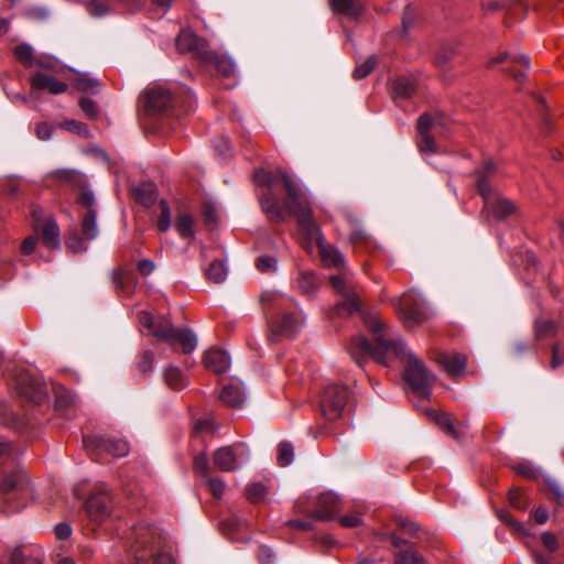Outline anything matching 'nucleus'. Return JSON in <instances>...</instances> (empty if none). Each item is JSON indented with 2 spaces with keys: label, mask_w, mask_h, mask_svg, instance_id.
<instances>
[{
  "label": "nucleus",
  "mask_w": 564,
  "mask_h": 564,
  "mask_svg": "<svg viewBox=\"0 0 564 564\" xmlns=\"http://www.w3.org/2000/svg\"><path fill=\"white\" fill-rule=\"evenodd\" d=\"M254 178L258 184L267 186L260 203L268 218L280 223L288 216H296L301 231L307 239L316 241L324 264L339 270L338 273L329 276L332 288L343 297L335 306V313L338 316H350L359 312L364 317L366 312L361 311L359 288L354 274L346 268L344 256L339 250L326 242L300 185L281 169L259 170Z\"/></svg>",
  "instance_id": "obj_1"
},
{
  "label": "nucleus",
  "mask_w": 564,
  "mask_h": 564,
  "mask_svg": "<svg viewBox=\"0 0 564 564\" xmlns=\"http://www.w3.org/2000/svg\"><path fill=\"white\" fill-rule=\"evenodd\" d=\"M364 323L372 334L373 345L365 336H355L350 340L349 352L358 364L360 358L371 357L386 365L389 356L404 364V380L420 398H427L435 377L417 359L405 344L390 333L377 313H365Z\"/></svg>",
  "instance_id": "obj_2"
},
{
  "label": "nucleus",
  "mask_w": 564,
  "mask_h": 564,
  "mask_svg": "<svg viewBox=\"0 0 564 564\" xmlns=\"http://www.w3.org/2000/svg\"><path fill=\"white\" fill-rule=\"evenodd\" d=\"M32 495V486L26 471L17 467L6 473L0 480V497L6 512L22 510Z\"/></svg>",
  "instance_id": "obj_3"
},
{
  "label": "nucleus",
  "mask_w": 564,
  "mask_h": 564,
  "mask_svg": "<svg viewBox=\"0 0 564 564\" xmlns=\"http://www.w3.org/2000/svg\"><path fill=\"white\" fill-rule=\"evenodd\" d=\"M496 170L495 163L489 160L486 161L481 171L477 172V189L484 198V212L487 216L495 219L502 220L516 213L514 204L505 197H498L496 200H490L491 187L488 182V176Z\"/></svg>",
  "instance_id": "obj_4"
},
{
  "label": "nucleus",
  "mask_w": 564,
  "mask_h": 564,
  "mask_svg": "<svg viewBox=\"0 0 564 564\" xmlns=\"http://www.w3.org/2000/svg\"><path fill=\"white\" fill-rule=\"evenodd\" d=\"M391 304L406 327H413L429 318L424 299L413 290L405 292L400 299H392Z\"/></svg>",
  "instance_id": "obj_5"
},
{
  "label": "nucleus",
  "mask_w": 564,
  "mask_h": 564,
  "mask_svg": "<svg viewBox=\"0 0 564 564\" xmlns=\"http://www.w3.org/2000/svg\"><path fill=\"white\" fill-rule=\"evenodd\" d=\"M350 400L348 387L337 383L328 384L319 401L321 413L326 421H336L341 417L343 412Z\"/></svg>",
  "instance_id": "obj_6"
},
{
  "label": "nucleus",
  "mask_w": 564,
  "mask_h": 564,
  "mask_svg": "<svg viewBox=\"0 0 564 564\" xmlns=\"http://www.w3.org/2000/svg\"><path fill=\"white\" fill-rule=\"evenodd\" d=\"M130 552L134 555L135 562L141 564L154 555V550L160 543V533L151 527L135 528L130 538Z\"/></svg>",
  "instance_id": "obj_7"
},
{
  "label": "nucleus",
  "mask_w": 564,
  "mask_h": 564,
  "mask_svg": "<svg viewBox=\"0 0 564 564\" xmlns=\"http://www.w3.org/2000/svg\"><path fill=\"white\" fill-rule=\"evenodd\" d=\"M76 203L83 209L80 212L82 234L86 239L94 240L99 234L95 195L91 191L82 189L76 197Z\"/></svg>",
  "instance_id": "obj_8"
},
{
  "label": "nucleus",
  "mask_w": 564,
  "mask_h": 564,
  "mask_svg": "<svg viewBox=\"0 0 564 564\" xmlns=\"http://www.w3.org/2000/svg\"><path fill=\"white\" fill-rule=\"evenodd\" d=\"M248 458L245 444L224 446L214 454V465L221 471H232Z\"/></svg>",
  "instance_id": "obj_9"
},
{
  "label": "nucleus",
  "mask_w": 564,
  "mask_h": 564,
  "mask_svg": "<svg viewBox=\"0 0 564 564\" xmlns=\"http://www.w3.org/2000/svg\"><path fill=\"white\" fill-rule=\"evenodd\" d=\"M444 127L443 119L433 118L430 113H423L417 120V132L420 134L419 149L421 152L435 153L436 144L432 132H441Z\"/></svg>",
  "instance_id": "obj_10"
},
{
  "label": "nucleus",
  "mask_w": 564,
  "mask_h": 564,
  "mask_svg": "<svg viewBox=\"0 0 564 564\" xmlns=\"http://www.w3.org/2000/svg\"><path fill=\"white\" fill-rule=\"evenodd\" d=\"M304 318L299 311H281L271 324L270 339L274 340L276 335L290 337L300 330Z\"/></svg>",
  "instance_id": "obj_11"
},
{
  "label": "nucleus",
  "mask_w": 564,
  "mask_h": 564,
  "mask_svg": "<svg viewBox=\"0 0 564 564\" xmlns=\"http://www.w3.org/2000/svg\"><path fill=\"white\" fill-rule=\"evenodd\" d=\"M14 388L19 394L35 404H41L46 397L43 384L28 371H20L17 375Z\"/></svg>",
  "instance_id": "obj_12"
},
{
  "label": "nucleus",
  "mask_w": 564,
  "mask_h": 564,
  "mask_svg": "<svg viewBox=\"0 0 564 564\" xmlns=\"http://www.w3.org/2000/svg\"><path fill=\"white\" fill-rule=\"evenodd\" d=\"M176 48L181 53H192L198 58L208 59L212 57V51L207 43L197 37L191 29H183L178 33L176 41Z\"/></svg>",
  "instance_id": "obj_13"
},
{
  "label": "nucleus",
  "mask_w": 564,
  "mask_h": 564,
  "mask_svg": "<svg viewBox=\"0 0 564 564\" xmlns=\"http://www.w3.org/2000/svg\"><path fill=\"white\" fill-rule=\"evenodd\" d=\"M85 509L90 521L95 523H102L111 513V498L109 495L104 492L93 495L87 499Z\"/></svg>",
  "instance_id": "obj_14"
},
{
  "label": "nucleus",
  "mask_w": 564,
  "mask_h": 564,
  "mask_svg": "<svg viewBox=\"0 0 564 564\" xmlns=\"http://www.w3.org/2000/svg\"><path fill=\"white\" fill-rule=\"evenodd\" d=\"M121 3L128 11H135L142 6V0H87L86 8L90 15L100 18L116 11L115 3Z\"/></svg>",
  "instance_id": "obj_15"
},
{
  "label": "nucleus",
  "mask_w": 564,
  "mask_h": 564,
  "mask_svg": "<svg viewBox=\"0 0 564 564\" xmlns=\"http://www.w3.org/2000/svg\"><path fill=\"white\" fill-rule=\"evenodd\" d=\"M340 508V499L334 494L326 492L317 497L315 509L310 516L319 520H332Z\"/></svg>",
  "instance_id": "obj_16"
},
{
  "label": "nucleus",
  "mask_w": 564,
  "mask_h": 564,
  "mask_svg": "<svg viewBox=\"0 0 564 564\" xmlns=\"http://www.w3.org/2000/svg\"><path fill=\"white\" fill-rule=\"evenodd\" d=\"M173 104V97L169 89L164 87H154L145 94V107L151 112L166 111Z\"/></svg>",
  "instance_id": "obj_17"
},
{
  "label": "nucleus",
  "mask_w": 564,
  "mask_h": 564,
  "mask_svg": "<svg viewBox=\"0 0 564 564\" xmlns=\"http://www.w3.org/2000/svg\"><path fill=\"white\" fill-rule=\"evenodd\" d=\"M34 230L40 234L42 243L50 248L56 249L61 245V232L55 218L48 215L43 224L35 225Z\"/></svg>",
  "instance_id": "obj_18"
},
{
  "label": "nucleus",
  "mask_w": 564,
  "mask_h": 564,
  "mask_svg": "<svg viewBox=\"0 0 564 564\" xmlns=\"http://www.w3.org/2000/svg\"><path fill=\"white\" fill-rule=\"evenodd\" d=\"M31 90H47L50 94L58 95L67 90L68 85L64 82L58 80L52 75L37 73L30 82Z\"/></svg>",
  "instance_id": "obj_19"
},
{
  "label": "nucleus",
  "mask_w": 564,
  "mask_h": 564,
  "mask_svg": "<svg viewBox=\"0 0 564 564\" xmlns=\"http://www.w3.org/2000/svg\"><path fill=\"white\" fill-rule=\"evenodd\" d=\"M437 362L451 377H456L465 370L467 357L464 354L443 352L437 357Z\"/></svg>",
  "instance_id": "obj_20"
},
{
  "label": "nucleus",
  "mask_w": 564,
  "mask_h": 564,
  "mask_svg": "<svg viewBox=\"0 0 564 564\" xmlns=\"http://www.w3.org/2000/svg\"><path fill=\"white\" fill-rule=\"evenodd\" d=\"M230 362L229 355L221 349H209L204 355L206 368L218 375L225 372L229 368Z\"/></svg>",
  "instance_id": "obj_21"
},
{
  "label": "nucleus",
  "mask_w": 564,
  "mask_h": 564,
  "mask_svg": "<svg viewBox=\"0 0 564 564\" xmlns=\"http://www.w3.org/2000/svg\"><path fill=\"white\" fill-rule=\"evenodd\" d=\"M43 553L40 547L19 546L10 556L11 564H42Z\"/></svg>",
  "instance_id": "obj_22"
},
{
  "label": "nucleus",
  "mask_w": 564,
  "mask_h": 564,
  "mask_svg": "<svg viewBox=\"0 0 564 564\" xmlns=\"http://www.w3.org/2000/svg\"><path fill=\"white\" fill-rule=\"evenodd\" d=\"M332 7L335 12L348 18H357L364 10L359 0H332Z\"/></svg>",
  "instance_id": "obj_23"
},
{
  "label": "nucleus",
  "mask_w": 564,
  "mask_h": 564,
  "mask_svg": "<svg viewBox=\"0 0 564 564\" xmlns=\"http://www.w3.org/2000/svg\"><path fill=\"white\" fill-rule=\"evenodd\" d=\"M220 400L229 406H240L245 400L240 384L229 383L224 386L220 393Z\"/></svg>",
  "instance_id": "obj_24"
},
{
  "label": "nucleus",
  "mask_w": 564,
  "mask_h": 564,
  "mask_svg": "<svg viewBox=\"0 0 564 564\" xmlns=\"http://www.w3.org/2000/svg\"><path fill=\"white\" fill-rule=\"evenodd\" d=\"M174 341L181 344L184 354H191L197 346L196 335L187 328H176L173 334V343Z\"/></svg>",
  "instance_id": "obj_25"
},
{
  "label": "nucleus",
  "mask_w": 564,
  "mask_h": 564,
  "mask_svg": "<svg viewBox=\"0 0 564 564\" xmlns=\"http://www.w3.org/2000/svg\"><path fill=\"white\" fill-rule=\"evenodd\" d=\"M163 378L166 386L176 391L182 390L187 386L185 376L175 366H169L163 372Z\"/></svg>",
  "instance_id": "obj_26"
},
{
  "label": "nucleus",
  "mask_w": 564,
  "mask_h": 564,
  "mask_svg": "<svg viewBox=\"0 0 564 564\" xmlns=\"http://www.w3.org/2000/svg\"><path fill=\"white\" fill-rule=\"evenodd\" d=\"M97 446L116 457H122L129 453V445L122 440H98Z\"/></svg>",
  "instance_id": "obj_27"
},
{
  "label": "nucleus",
  "mask_w": 564,
  "mask_h": 564,
  "mask_svg": "<svg viewBox=\"0 0 564 564\" xmlns=\"http://www.w3.org/2000/svg\"><path fill=\"white\" fill-rule=\"evenodd\" d=\"M426 414L435 421V423L440 426L441 430H443V432L453 437H457V432L449 414L437 413L433 409L426 410Z\"/></svg>",
  "instance_id": "obj_28"
},
{
  "label": "nucleus",
  "mask_w": 564,
  "mask_h": 564,
  "mask_svg": "<svg viewBox=\"0 0 564 564\" xmlns=\"http://www.w3.org/2000/svg\"><path fill=\"white\" fill-rule=\"evenodd\" d=\"M415 91V82L412 78L401 77L393 82V94L395 98L408 99Z\"/></svg>",
  "instance_id": "obj_29"
},
{
  "label": "nucleus",
  "mask_w": 564,
  "mask_h": 564,
  "mask_svg": "<svg viewBox=\"0 0 564 564\" xmlns=\"http://www.w3.org/2000/svg\"><path fill=\"white\" fill-rule=\"evenodd\" d=\"M227 274V265L221 260H214L205 271L206 278L216 284L224 282Z\"/></svg>",
  "instance_id": "obj_30"
},
{
  "label": "nucleus",
  "mask_w": 564,
  "mask_h": 564,
  "mask_svg": "<svg viewBox=\"0 0 564 564\" xmlns=\"http://www.w3.org/2000/svg\"><path fill=\"white\" fill-rule=\"evenodd\" d=\"M175 330L176 327H174L169 319L160 317L152 336L160 340L166 341L167 344H173V334Z\"/></svg>",
  "instance_id": "obj_31"
},
{
  "label": "nucleus",
  "mask_w": 564,
  "mask_h": 564,
  "mask_svg": "<svg viewBox=\"0 0 564 564\" xmlns=\"http://www.w3.org/2000/svg\"><path fill=\"white\" fill-rule=\"evenodd\" d=\"M459 53L458 44H446L440 47L434 57L437 67H445Z\"/></svg>",
  "instance_id": "obj_32"
},
{
  "label": "nucleus",
  "mask_w": 564,
  "mask_h": 564,
  "mask_svg": "<svg viewBox=\"0 0 564 564\" xmlns=\"http://www.w3.org/2000/svg\"><path fill=\"white\" fill-rule=\"evenodd\" d=\"M394 564H425V561L413 546H409L394 553Z\"/></svg>",
  "instance_id": "obj_33"
},
{
  "label": "nucleus",
  "mask_w": 564,
  "mask_h": 564,
  "mask_svg": "<svg viewBox=\"0 0 564 564\" xmlns=\"http://www.w3.org/2000/svg\"><path fill=\"white\" fill-rule=\"evenodd\" d=\"M207 61H213L217 72L225 77H229L235 74L236 65L235 62L228 56H217L212 52V57Z\"/></svg>",
  "instance_id": "obj_34"
},
{
  "label": "nucleus",
  "mask_w": 564,
  "mask_h": 564,
  "mask_svg": "<svg viewBox=\"0 0 564 564\" xmlns=\"http://www.w3.org/2000/svg\"><path fill=\"white\" fill-rule=\"evenodd\" d=\"M174 226L181 237H184V238H193L194 237V230H193L194 219L189 214H187V213L180 214L175 220Z\"/></svg>",
  "instance_id": "obj_35"
},
{
  "label": "nucleus",
  "mask_w": 564,
  "mask_h": 564,
  "mask_svg": "<svg viewBox=\"0 0 564 564\" xmlns=\"http://www.w3.org/2000/svg\"><path fill=\"white\" fill-rule=\"evenodd\" d=\"M536 339L554 337L556 335V325L550 319H538L534 324Z\"/></svg>",
  "instance_id": "obj_36"
},
{
  "label": "nucleus",
  "mask_w": 564,
  "mask_h": 564,
  "mask_svg": "<svg viewBox=\"0 0 564 564\" xmlns=\"http://www.w3.org/2000/svg\"><path fill=\"white\" fill-rule=\"evenodd\" d=\"M139 200L144 205L152 204L156 198V187L153 183H143L135 188Z\"/></svg>",
  "instance_id": "obj_37"
},
{
  "label": "nucleus",
  "mask_w": 564,
  "mask_h": 564,
  "mask_svg": "<svg viewBox=\"0 0 564 564\" xmlns=\"http://www.w3.org/2000/svg\"><path fill=\"white\" fill-rule=\"evenodd\" d=\"M294 459V447L289 442H281L278 446V464L281 467L290 465Z\"/></svg>",
  "instance_id": "obj_38"
},
{
  "label": "nucleus",
  "mask_w": 564,
  "mask_h": 564,
  "mask_svg": "<svg viewBox=\"0 0 564 564\" xmlns=\"http://www.w3.org/2000/svg\"><path fill=\"white\" fill-rule=\"evenodd\" d=\"M160 209L161 213L159 215L156 226L160 231L166 232L171 227L172 215L170 206L165 199H161Z\"/></svg>",
  "instance_id": "obj_39"
},
{
  "label": "nucleus",
  "mask_w": 564,
  "mask_h": 564,
  "mask_svg": "<svg viewBox=\"0 0 564 564\" xmlns=\"http://www.w3.org/2000/svg\"><path fill=\"white\" fill-rule=\"evenodd\" d=\"M297 283L304 294L313 293L318 286L317 278L312 272L301 273Z\"/></svg>",
  "instance_id": "obj_40"
},
{
  "label": "nucleus",
  "mask_w": 564,
  "mask_h": 564,
  "mask_svg": "<svg viewBox=\"0 0 564 564\" xmlns=\"http://www.w3.org/2000/svg\"><path fill=\"white\" fill-rule=\"evenodd\" d=\"M267 494L268 488L262 482H253L246 488L247 499L253 503L262 500L267 496Z\"/></svg>",
  "instance_id": "obj_41"
},
{
  "label": "nucleus",
  "mask_w": 564,
  "mask_h": 564,
  "mask_svg": "<svg viewBox=\"0 0 564 564\" xmlns=\"http://www.w3.org/2000/svg\"><path fill=\"white\" fill-rule=\"evenodd\" d=\"M14 55L24 66L30 67L34 64L33 48L29 44H20L14 48Z\"/></svg>",
  "instance_id": "obj_42"
},
{
  "label": "nucleus",
  "mask_w": 564,
  "mask_h": 564,
  "mask_svg": "<svg viewBox=\"0 0 564 564\" xmlns=\"http://www.w3.org/2000/svg\"><path fill=\"white\" fill-rule=\"evenodd\" d=\"M378 57L376 55L369 56L362 64L358 65L354 70V78L362 79L367 77L377 66Z\"/></svg>",
  "instance_id": "obj_43"
},
{
  "label": "nucleus",
  "mask_w": 564,
  "mask_h": 564,
  "mask_svg": "<svg viewBox=\"0 0 564 564\" xmlns=\"http://www.w3.org/2000/svg\"><path fill=\"white\" fill-rule=\"evenodd\" d=\"M75 87L80 91H89L96 94L98 91L99 84L96 79L87 75H80L75 80Z\"/></svg>",
  "instance_id": "obj_44"
},
{
  "label": "nucleus",
  "mask_w": 564,
  "mask_h": 564,
  "mask_svg": "<svg viewBox=\"0 0 564 564\" xmlns=\"http://www.w3.org/2000/svg\"><path fill=\"white\" fill-rule=\"evenodd\" d=\"M278 260L268 254L260 256L256 261V268L262 273H271L276 270Z\"/></svg>",
  "instance_id": "obj_45"
},
{
  "label": "nucleus",
  "mask_w": 564,
  "mask_h": 564,
  "mask_svg": "<svg viewBox=\"0 0 564 564\" xmlns=\"http://www.w3.org/2000/svg\"><path fill=\"white\" fill-rule=\"evenodd\" d=\"M509 501L513 508L520 510H524L528 507V501L524 494L518 488H512L509 490Z\"/></svg>",
  "instance_id": "obj_46"
},
{
  "label": "nucleus",
  "mask_w": 564,
  "mask_h": 564,
  "mask_svg": "<svg viewBox=\"0 0 564 564\" xmlns=\"http://www.w3.org/2000/svg\"><path fill=\"white\" fill-rule=\"evenodd\" d=\"M59 127L64 130L77 133L79 135L88 134L87 126L79 121L73 120V119L64 120L63 122L59 123Z\"/></svg>",
  "instance_id": "obj_47"
},
{
  "label": "nucleus",
  "mask_w": 564,
  "mask_h": 564,
  "mask_svg": "<svg viewBox=\"0 0 564 564\" xmlns=\"http://www.w3.org/2000/svg\"><path fill=\"white\" fill-rule=\"evenodd\" d=\"M416 11L411 6H406L402 15V28L404 33H408L409 30L414 25L416 21Z\"/></svg>",
  "instance_id": "obj_48"
},
{
  "label": "nucleus",
  "mask_w": 564,
  "mask_h": 564,
  "mask_svg": "<svg viewBox=\"0 0 564 564\" xmlns=\"http://www.w3.org/2000/svg\"><path fill=\"white\" fill-rule=\"evenodd\" d=\"M112 282L118 290L124 291L127 293L130 292V288L128 286V276L121 269H116L112 272Z\"/></svg>",
  "instance_id": "obj_49"
},
{
  "label": "nucleus",
  "mask_w": 564,
  "mask_h": 564,
  "mask_svg": "<svg viewBox=\"0 0 564 564\" xmlns=\"http://www.w3.org/2000/svg\"><path fill=\"white\" fill-rule=\"evenodd\" d=\"M541 541H542V544L544 545V547L549 552H555L560 547L558 540H557L556 535L552 532H549V531L542 532Z\"/></svg>",
  "instance_id": "obj_50"
},
{
  "label": "nucleus",
  "mask_w": 564,
  "mask_h": 564,
  "mask_svg": "<svg viewBox=\"0 0 564 564\" xmlns=\"http://www.w3.org/2000/svg\"><path fill=\"white\" fill-rule=\"evenodd\" d=\"M159 318L160 317H156L149 312H142L139 316V323L143 328L148 329L149 333L152 335L154 332L155 325L158 324Z\"/></svg>",
  "instance_id": "obj_51"
},
{
  "label": "nucleus",
  "mask_w": 564,
  "mask_h": 564,
  "mask_svg": "<svg viewBox=\"0 0 564 564\" xmlns=\"http://www.w3.org/2000/svg\"><path fill=\"white\" fill-rule=\"evenodd\" d=\"M258 560L260 564H275L276 555L270 547L262 545L258 550Z\"/></svg>",
  "instance_id": "obj_52"
},
{
  "label": "nucleus",
  "mask_w": 564,
  "mask_h": 564,
  "mask_svg": "<svg viewBox=\"0 0 564 564\" xmlns=\"http://www.w3.org/2000/svg\"><path fill=\"white\" fill-rule=\"evenodd\" d=\"M79 106L89 118H96L98 116V106L93 99L87 97L82 98L79 100Z\"/></svg>",
  "instance_id": "obj_53"
},
{
  "label": "nucleus",
  "mask_w": 564,
  "mask_h": 564,
  "mask_svg": "<svg viewBox=\"0 0 564 564\" xmlns=\"http://www.w3.org/2000/svg\"><path fill=\"white\" fill-rule=\"evenodd\" d=\"M339 523L345 528H355L362 523V517L358 512H351L347 516L340 517Z\"/></svg>",
  "instance_id": "obj_54"
},
{
  "label": "nucleus",
  "mask_w": 564,
  "mask_h": 564,
  "mask_svg": "<svg viewBox=\"0 0 564 564\" xmlns=\"http://www.w3.org/2000/svg\"><path fill=\"white\" fill-rule=\"evenodd\" d=\"M208 488L212 492V495L216 498H220L225 490V482L218 478L213 477L207 480Z\"/></svg>",
  "instance_id": "obj_55"
},
{
  "label": "nucleus",
  "mask_w": 564,
  "mask_h": 564,
  "mask_svg": "<svg viewBox=\"0 0 564 564\" xmlns=\"http://www.w3.org/2000/svg\"><path fill=\"white\" fill-rule=\"evenodd\" d=\"M194 469L196 473L206 475L209 469V462L205 453L198 454L194 458Z\"/></svg>",
  "instance_id": "obj_56"
},
{
  "label": "nucleus",
  "mask_w": 564,
  "mask_h": 564,
  "mask_svg": "<svg viewBox=\"0 0 564 564\" xmlns=\"http://www.w3.org/2000/svg\"><path fill=\"white\" fill-rule=\"evenodd\" d=\"M154 364V354L151 350H145L140 358L139 368L143 372L152 370Z\"/></svg>",
  "instance_id": "obj_57"
},
{
  "label": "nucleus",
  "mask_w": 564,
  "mask_h": 564,
  "mask_svg": "<svg viewBox=\"0 0 564 564\" xmlns=\"http://www.w3.org/2000/svg\"><path fill=\"white\" fill-rule=\"evenodd\" d=\"M203 216L207 226H213L217 223V212L212 204H205L203 206Z\"/></svg>",
  "instance_id": "obj_58"
},
{
  "label": "nucleus",
  "mask_w": 564,
  "mask_h": 564,
  "mask_svg": "<svg viewBox=\"0 0 564 564\" xmlns=\"http://www.w3.org/2000/svg\"><path fill=\"white\" fill-rule=\"evenodd\" d=\"M53 127L46 122H40L36 124L35 132L40 140H48L53 135Z\"/></svg>",
  "instance_id": "obj_59"
},
{
  "label": "nucleus",
  "mask_w": 564,
  "mask_h": 564,
  "mask_svg": "<svg viewBox=\"0 0 564 564\" xmlns=\"http://www.w3.org/2000/svg\"><path fill=\"white\" fill-rule=\"evenodd\" d=\"M564 364V354L561 352L560 344L552 346L551 368L556 369Z\"/></svg>",
  "instance_id": "obj_60"
},
{
  "label": "nucleus",
  "mask_w": 564,
  "mask_h": 564,
  "mask_svg": "<svg viewBox=\"0 0 564 564\" xmlns=\"http://www.w3.org/2000/svg\"><path fill=\"white\" fill-rule=\"evenodd\" d=\"M30 214L33 221V228H35V225L43 224L48 217L45 216L43 208L39 205H32Z\"/></svg>",
  "instance_id": "obj_61"
},
{
  "label": "nucleus",
  "mask_w": 564,
  "mask_h": 564,
  "mask_svg": "<svg viewBox=\"0 0 564 564\" xmlns=\"http://www.w3.org/2000/svg\"><path fill=\"white\" fill-rule=\"evenodd\" d=\"M501 519H503L512 529H514L517 532L527 535L528 531L525 530V527L523 523L514 520L510 514L503 513L500 516Z\"/></svg>",
  "instance_id": "obj_62"
},
{
  "label": "nucleus",
  "mask_w": 564,
  "mask_h": 564,
  "mask_svg": "<svg viewBox=\"0 0 564 564\" xmlns=\"http://www.w3.org/2000/svg\"><path fill=\"white\" fill-rule=\"evenodd\" d=\"M55 535L58 540H66L72 534V528L67 523H58L54 529Z\"/></svg>",
  "instance_id": "obj_63"
},
{
  "label": "nucleus",
  "mask_w": 564,
  "mask_h": 564,
  "mask_svg": "<svg viewBox=\"0 0 564 564\" xmlns=\"http://www.w3.org/2000/svg\"><path fill=\"white\" fill-rule=\"evenodd\" d=\"M154 269L155 264L150 259L140 260L138 263V270L144 276L150 275L154 271Z\"/></svg>",
  "instance_id": "obj_64"
}]
</instances>
